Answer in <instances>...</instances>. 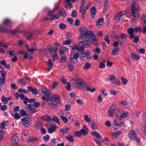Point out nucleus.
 Wrapping results in <instances>:
<instances>
[{"label": "nucleus", "instance_id": "61", "mask_svg": "<svg viewBox=\"0 0 146 146\" xmlns=\"http://www.w3.org/2000/svg\"><path fill=\"white\" fill-rule=\"evenodd\" d=\"M19 81L23 85H25L26 84V82L23 79H19Z\"/></svg>", "mask_w": 146, "mask_h": 146}, {"label": "nucleus", "instance_id": "34", "mask_svg": "<svg viewBox=\"0 0 146 146\" xmlns=\"http://www.w3.org/2000/svg\"><path fill=\"white\" fill-rule=\"evenodd\" d=\"M11 115L13 117L16 119H20L21 117L19 114L17 113H15L14 115L11 113Z\"/></svg>", "mask_w": 146, "mask_h": 146}, {"label": "nucleus", "instance_id": "32", "mask_svg": "<svg viewBox=\"0 0 146 146\" xmlns=\"http://www.w3.org/2000/svg\"><path fill=\"white\" fill-rule=\"evenodd\" d=\"M58 13H60L61 15L63 17H65L66 16V13L64 9L60 10Z\"/></svg>", "mask_w": 146, "mask_h": 146}, {"label": "nucleus", "instance_id": "54", "mask_svg": "<svg viewBox=\"0 0 146 146\" xmlns=\"http://www.w3.org/2000/svg\"><path fill=\"white\" fill-rule=\"evenodd\" d=\"M105 125L108 127H111V124L109 121L108 120H106L105 123Z\"/></svg>", "mask_w": 146, "mask_h": 146}, {"label": "nucleus", "instance_id": "44", "mask_svg": "<svg viewBox=\"0 0 146 146\" xmlns=\"http://www.w3.org/2000/svg\"><path fill=\"white\" fill-rule=\"evenodd\" d=\"M91 65L90 64L87 63L85 64L83 68L87 70L90 67Z\"/></svg>", "mask_w": 146, "mask_h": 146}, {"label": "nucleus", "instance_id": "6", "mask_svg": "<svg viewBox=\"0 0 146 146\" xmlns=\"http://www.w3.org/2000/svg\"><path fill=\"white\" fill-rule=\"evenodd\" d=\"M128 137L131 140H135L137 143H139L140 141L136 133L133 130H131L130 131Z\"/></svg>", "mask_w": 146, "mask_h": 146}, {"label": "nucleus", "instance_id": "48", "mask_svg": "<svg viewBox=\"0 0 146 146\" xmlns=\"http://www.w3.org/2000/svg\"><path fill=\"white\" fill-rule=\"evenodd\" d=\"M103 99L102 98V96L100 94L98 95V96L97 101L99 103H100L102 101Z\"/></svg>", "mask_w": 146, "mask_h": 146}, {"label": "nucleus", "instance_id": "41", "mask_svg": "<svg viewBox=\"0 0 146 146\" xmlns=\"http://www.w3.org/2000/svg\"><path fill=\"white\" fill-rule=\"evenodd\" d=\"M86 89L88 91L91 92L92 93L94 92L96 90L95 88H91L89 86H87Z\"/></svg>", "mask_w": 146, "mask_h": 146}, {"label": "nucleus", "instance_id": "52", "mask_svg": "<svg viewBox=\"0 0 146 146\" xmlns=\"http://www.w3.org/2000/svg\"><path fill=\"white\" fill-rule=\"evenodd\" d=\"M43 119L45 120H47L48 122H50L51 121V119L49 116H45L44 117Z\"/></svg>", "mask_w": 146, "mask_h": 146}, {"label": "nucleus", "instance_id": "16", "mask_svg": "<svg viewBox=\"0 0 146 146\" xmlns=\"http://www.w3.org/2000/svg\"><path fill=\"white\" fill-rule=\"evenodd\" d=\"M104 19H99L96 22V25L98 27H100L104 23Z\"/></svg>", "mask_w": 146, "mask_h": 146}, {"label": "nucleus", "instance_id": "49", "mask_svg": "<svg viewBox=\"0 0 146 146\" xmlns=\"http://www.w3.org/2000/svg\"><path fill=\"white\" fill-rule=\"evenodd\" d=\"M84 48L83 47V46H80V47H78L77 48V50L78 52H79L80 53H82L84 51Z\"/></svg>", "mask_w": 146, "mask_h": 146}, {"label": "nucleus", "instance_id": "7", "mask_svg": "<svg viewBox=\"0 0 146 146\" xmlns=\"http://www.w3.org/2000/svg\"><path fill=\"white\" fill-rule=\"evenodd\" d=\"M76 84L80 89H82L85 86L84 82L81 78H76L74 79Z\"/></svg>", "mask_w": 146, "mask_h": 146}, {"label": "nucleus", "instance_id": "22", "mask_svg": "<svg viewBox=\"0 0 146 146\" xmlns=\"http://www.w3.org/2000/svg\"><path fill=\"white\" fill-rule=\"evenodd\" d=\"M79 55L78 53H76L74 55H71L70 58L72 60L73 59H77L79 57Z\"/></svg>", "mask_w": 146, "mask_h": 146}, {"label": "nucleus", "instance_id": "23", "mask_svg": "<svg viewBox=\"0 0 146 146\" xmlns=\"http://www.w3.org/2000/svg\"><path fill=\"white\" fill-rule=\"evenodd\" d=\"M66 139L70 142L73 143L74 141V137L73 135L66 136Z\"/></svg>", "mask_w": 146, "mask_h": 146}, {"label": "nucleus", "instance_id": "51", "mask_svg": "<svg viewBox=\"0 0 146 146\" xmlns=\"http://www.w3.org/2000/svg\"><path fill=\"white\" fill-rule=\"evenodd\" d=\"M1 100L2 102H3L4 104H6L7 102V98L4 96H3L1 98Z\"/></svg>", "mask_w": 146, "mask_h": 146}, {"label": "nucleus", "instance_id": "43", "mask_svg": "<svg viewBox=\"0 0 146 146\" xmlns=\"http://www.w3.org/2000/svg\"><path fill=\"white\" fill-rule=\"evenodd\" d=\"M71 107V105L68 104H67L66 105L65 110L66 111L70 110Z\"/></svg>", "mask_w": 146, "mask_h": 146}, {"label": "nucleus", "instance_id": "14", "mask_svg": "<svg viewBox=\"0 0 146 146\" xmlns=\"http://www.w3.org/2000/svg\"><path fill=\"white\" fill-rule=\"evenodd\" d=\"M90 134L93 136L96 137L98 139H101L102 138L100 134L96 131L92 132H91Z\"/></svg>", "mask_w": 146, "mask_h": 146}, {"label": "nucleus", "instance_id": "37", "mask_svg": "<svg viewBox=\"0 0 146 146\" xmlns=\"http://www.w3.org/2000/svg\"><path fill=\"white\" fill-rule=\"evenodd\" d=\"M49 50L51 53L52 54L54 52L55 54L58 49L57 48L55 47L53 48H49Z\"/></svg>", "mask_w": 146, "mask_h": 146}, {"label": "nucleus", "instance_id": "3", "mask_svg": "<svg viewBox=\"0 0 146 146\" xmlns=\"http://www.w3.org/2000/svg\"><path fill=\"white\" fill-rule=\"evenodd\" d=\"M118 112L116 109V106L115 104L111 105L108 109L107 111V114L110 118L112 117L113 115L115 118L119 117Z\"/></svg>", "mask_w": 146, "mask_h": 146}, {"label": "nucleus", "instance_id": "63", "mask_svg": "<svg viewBox=\"0 0 146 146\" xmlns=\"http://www.w3.org/2000/svg\"><path fill=\"white\" fill-rule=\"evenodd\" d=\"M94 52H96L98 54H99L100 52V50L98 48H96V49H94Z\"/></svg>", "mask_w": 146, "mask_h": 146}, {"label": "nucleus", "instance_id": "45", "mask_svg": "<svg viewBox=\"0 0 146 146\" xmlns=\"http://www.w3.org/2000/svg\"><path fill=\"white\" fill-rule=\"evenodd\" d=\"M84 119L86 121L88 122L89 123L91 121V119L90 118H89L88 117V116L87 115H84Z\"/></svg>", "mask_w": 146, "mask_h": 146}, {"label": "nucleus", "instance_id": "36", "mask_svg": "<svg viewBox=\"0 0 146 146\" xmlns=\"http://www.w3.org/2000/svg\"><path fill=\"white\" fill-rule=\"evenodd\" d=\"M8 121H5L2 122L0 124V127L3 128L5 127V126L6 125L8 124Z\"/></svg>", "mask_w": 146, "mask_h": 146}, {"label": "nucleus", "instance_id": "46", "mask_svg": "<svg viewBox=\"0 0 146 146\" xmlns=\"http://www.w3.org/2000/svg\"><path fill=\"white\" fill-rule=\"evenodd\" d=\"M60 2L58 1L56 3L55 5L54 9L53 10V11H54L58 9V7L59 6Z\"/></svg>", "mask_w": 146, "mask_h": 146}, {"label": "nucleus", "instance_id": "17", "mask_svg": "<svg viewBox=\"0 0 146 146\" xmlns=\"http://www.w3.org/2000/svg\"><path fill=\"white\" fill-rule=\"evenodd\" d=\"M29 90L31 91L33 94H37L38 93V92L37 91L36 88H33L32 87H29Z\"/></svg>", "mask_w": 146, "mask_h": 146}, {"label": "nucleus", "instance_id": "38", "mask_svg": "<svg viewBox=\"0 0 146 146\" xmlns=\"http://www.w3.org/2000/svg\"><path fill=\"white\" fill-rule=\"evenodd\" d=\"M94 140L96 144L99 146H102V142L99 139H94Z\"/></svg>", "mask_w": 146, "mask_h": 146}, {"label": "nucleus", "instance_id": "40", "mask_svg": "<svg viewBox=\"0 0 146 146\" xmlns=\"http://www.w3.org/2000/svg\"><path fill=\"white\" fill-rule=\"evenodd\" d=\"M118 50V48L117 47L114 48L112 50L111 55H115Z\"/></svg>", "mask_w": 146, "mask_h": 146}, {"label": "nucleus", "instance_id": "55", "mask_svg": "<svg viewBox=\"0 0 146 146\" xmlns=\"http://www.w3.org/2000/svg\"><path fill=\"white\" fill-rule=\"evenodd\" d=\"M5 83V78H0V84L3 85Z\"/></svg>", "mask_w": 146, "mask_h": 146}, {"label": "nucleus", "instance_id": "50", "mask_svg": "<svg viewBox=\"0 0 146 146\" xmlns=\"http://www.w3.org/2000/svg\"><path fill=\"white\" fill-rule=\"evenodd\" d=\"M74 134L77 137H80L81 136V135L80 131H76L74 133Z\"/></svg>", "mask_w": 146, "mask_h": 146}, {"label": "nucleus", "instance_id": "5", "mask_svg": "<svg viewBox=\"0 0 146 146\" xmlns=\"http://www.w3.org/2000/svg\"><path fill=\"white\" fill-rule=\"evenodd\" d=\"M141 30V27H135L134 29L129 28L127 30L128 33L130 37L133 38L135 37V34L137 32L140 31Z\"/></svg>", "mask_w": 146, "mask_h": 146}, {"label": "nucleus", "instance_id": "1", "mask_svg": "<svg viewBox=\"0 0 146 146\" xmlns=\"http://www.w3.org/2000/svg\"><path fill=\"white\" fill-rule=\"evenodd\" d=\"M80 31L82 36L87 37H89L91 39V42L94 45H96L97 43L96 38L93 33L88 31L87 28L85 27H82L80 29Z\"/></svg>", "mask_w": 146, "mask_h": 146}, {"label": "nucleus", "instance_id": "19", "mask_svg": "<svg viewBox=\"0 0 146 146\" xmlns=\"http://www.w3.org/2000/svg\"><path fill=\"white\" fill-rule=\"evenodd\" d=\"M63 114L64 116L68 118L69 119L72 118L73 117L71 113L70 112H67Z\"/></svg>", "mask_w": 146, "mask_h": 146}, {"label": "nucleus", "instance_id": "30", "mask_svg": "<svg viewBox=\"0 0 146 146\" xmlns=\"http://www.w3.org/2000/svg\"><path fill=\"white\" fill-rule=\"evenodd\" d=\"M42 123L41 122H39L36 124L35 127L37 129H39L42 127Z\"/></svg>", "mask_w": 146, "mask_h": 146}, {"label": "nucleus", "instance_id": "15", "mask_svg": "<svg viewBox=\"0 0 146 146\" xmlns=\"http://www.w3.org/2000/svg\"><path fill=\"white\" fill-rule=\"evenodd\" d=\"M68 50L67 48L65 47H62L60 49V54H63L65 53H68Z\"/></svg>", "mask_w": 146, "mask_h": 146}, {"label": "nucleus", "instance_id": "53", "mask_svg": "<svg viewBox=\"0 0 146 146\" xmlns=\"http://www.w3.org/2000/svg\"><path fill=\"white\" fill-rule=\"evenodd\" d=\"M105 61L104 62H101L99 64V68L101 69H103L105 67Z\"/></svg>", "mask_w": 146, "mask_h": 146}, {"label": "nucleus", "instance_id": "12", "mask_svg": "<svg viewBox=\"0 0 146 146\" xmlns=\"http://www.w3.org/2000/svg\"><path fill=\"white\" fill-rule=\"evenodd\" d=\"M80 131L82 135H85L88 133V129L85 125H84L83 126V128L81 129Z\"/></svg>", "mask_w": 146, "mask_h": 146}, {"label": "nucleus", "instance_id": "47", "mask_svg": "<svg viewBox=\"0 0 146 146\" xmlns=\"http://www.w3.org/2000/svg\"><path fill=\"white\" fill-rule=\"evenodd\" d=\"M67 58L64 56H62L61 57V61L63 63H65L67 61Z\"/></svg>", "mask_w": 146, "mask_h": 146}, {"label": "nucleus", "instance_id": "31", "mask_svg": "<svg viewBox=\"0 0 146 146\" xmlns=\"http://www.w3.org/2000/svg\"><path fill=\"white\" fill-rule=\"evenodd\" d=\"M90 53L88 52H84L82 54V56L83 57H86L88 58H90Z\"/></svg>", "mask_w": 146, "mask_h": 146}, {"label": "nucleus", "instance_id": "10", "mask_svg": "<svg viewBox=\"0 0 146 146\" xmlns=\"http://www.w3.org/2000/svg\"><path fill=\"white\" fill-rule=\"evenodd\" d=\"M39 92L41 95L42 94H43L47 97H48L50 93V91L47 90L46 88L40 89L39 90Z\"/></svg>", "mask_w": 146, "mask_h": 146}, {"label": "nucleus", "instance_id": "28", "mask_svg": "<svg viewBox=\"0 0 146 146\" xmlns=\"http://www.w3.org/2000/svg\"><path fill=\"white\" fill-rule=\"evenodd\" d=\"M90 12L91 14L94 15H95L96 13V8L95 7H93L90 10Z\"/></svg>", "mask_w": 146, "mask_h": 146}, {"label": "nucleus", "instance_id": "60", "mask_svg": "<svg viewBox=\"0 0 146 146\" xmlns=\"http://www.w3.org/2000/svg\"><path fill=\"white\" fill-rule=\"evenodd\" d=\"M7 109V107L6 105H2L1 107V110L3 111H4Z\"/></svg>", "mask_w": 146, "mask_h": 146}, {"label": "nucleus", "instance_id": "58", "mask_svg": "<svg viewBox=\"0 0 146 146\" xmlns=\"http://www.w3.org/2000/svg\"><path fill=\"white\" fill-rule=\"evenodd\" d=\"M21 53L24 54V57L25 58H27L28 57V53L27 52H25L24 51L21 52Z\"/></svg>", "mask_w": 146, "mask_h": 146}, {"label": "nucleus", "instance_id": "59", "mask_svg": "<svg viewBox=\"0 0 146 146\" xmlns=\"http://www.w3.org/2000/svg\"><path fill=\"white\" fill-rule=\"evenodd\" d=\"M122 82L123 84L125 85L127 82V79L123 78V77L121 78Z\"/></svg>", "mask_w": 146, "mask_h": 146}, {"label": "nucleus", "instance_id": "18", "mask_svg": "<svg viewBox=\"0 0 146 146\" xmlns=\"http://www.w3.org/2000/svg\"><path fill=\"white\" fill-rule=\"evenodd\" d=\"M102 141L103 143L105 145H108L110 144V141L106 137L103 139Z\"/></svg>", "mask_w": 146, "mask_h": 146}, {"label": "nucleus", "instance_id": "39", "mask_svg": "<svg viewBox=\"0 0 146 146\" xmlns=\"http://www.w3.org/2000/svg\"><path fill=\"white\" fill-rule=\"evenodd\" d=\"M68 130V128H61L60 129V132L63 133H66Z\"/></svg>", "mask_w": 146, "mask_h": 146}, {"label": "nucleus", "instance_id": "42", "mask_svg": "<svg viewBox=\"0 0 146 146\" xmlns=\"http://www.w3.org/2000/svg\"><path fill=\"white\" fill-rule=\"evenodd\" d=\"M112 136L115 138H117L119 135V132H114L111 133Z\"/></svg>", "mask_w": 146, "mask_h": 146}, {"label": "nucleus", "instance_id": "25", "mask_svg": "<svg viewBox=\"0 0 146 146\" xmlns=\"http://www.w3.org/2000/svg\"><path fill=\"white\" fill-rule=\"evenodd\" d=\"M56 128L55 126L54 125L53 127L48 129V132L49 133H51L55 131Z\"/></svg>", "mask_w": 146, "mask_h": 146}, {"label": "nucleus", "instance_id": "21", "mask_svg": "<svg viewBox=\"0 0 146 146\" xmlns=\"http://www.w3.org/2000/svg\"><path fill=\"white\" fill-rule=\"evenodd\" d=\"M91 128L94 130L97 129H98V125L96 122L93 121L91 123Z\"/></svg>", "mask_w": 146, "mask_h": 146}, {"label": "nucleus", "instance_id": "35", "mask_svg": "<svg viewBox=\"0 0 146 146\" xmlns=\"http://www.w3.org/2000/svg\"><path fill=\"white\" fill-rule=\"evenodd\" d=\"M61 118L64 123H66L68 122V119L66 118V117L64 116L63 113L62 114V115L61 116Z\"/></svg>", "mask_w": 146, "mask_h": 146}, {"label": "nucleus", "instance_id": "24", "mask_svg": "<svg viewBox=\"0 0 146 146\" xmlns=\"http://www.w3.org/2000/svg\"><path fill=\"white\" fill-rule=\"evenodd\" d=\"M21 120L23 122V124L25 126H27L28 125L29 121L26 118L22 119H21Z\"/></svg>", "mask_w": 146, "mask_h": 146}, {"label": "nucleus", "instance_id": "9", "mask_svg": "<svg viewBox=\"0 0 146 146\" xmlns=\"http://www.w3.org/2000/svg\"><path fill=\"white\" fill-rule=\"evenodd\" d=\"M119 117L115 118L113 120L112 124V128L113 129L117 130L119 128Z\"/></svg>", "mask_w": 146, "mask_h": 146}, {"label": "nucleus", "instance_id": "56", "mask_svg": "<svg viewBox=\"0 0 146 146\" xmlns=\"http://www.w3.org/2000/svg\"><path fill=\"white\" fill-rule=\"evenodd\" d=\"M20 114L22 116H24L26 114V112L23 110H21L20 111Z\"/></svg>", "mask_w": 146, "mask_h": 146}, {"label": "nucleus", "instance_id": "20", "mask_svg": "<svg viewBox=\"0 0 146 146\" xmlns=\"http://www.w3.org/2000/svg\"><path fill=\"white\" fill-rule=\"evenodd\" d=\"M81 42L82 43L83 47L85 48L86 46L90 44V41L89 40H86L82 41Z\"/></svg>", "mask_w": 146, "mask_h": 146}, {"label": "nucleus", "instance_id": "57", "mask_svg": "<svg viewBox=\"0 0 146 146\" xmlns=\"http://www.w3.org/2000/svg\"><path fill=\"white\" fill-rule=\"evenodd\" d=\"M66 88L68 91H70L71 90V85L69 82L67 83Z\"/></svg>", "mask_w": 146, "mask_h": 146}, {"label": "nucleus", "instance_id": "26", "mask_svg": "<svg viewBox=\"0 0 146 146\" xmlns=\"http://www.w3.org/2000/svg\"><path fill=\"white\" fill-rule=\"evenodd\" d=\"M131 58L133 59L138 60L140 58V57L134 53H132L131 54Z\"/></svg>", "mask_w": 146, "mask_h": 146}, {"label": "nucleus", "instance_id": "27", "mask_svg": "<svg viewBox=\"0 0 146 146\" xmlns=\"http://www.w3.org/2000/svg\"><path fill=\"white\" fill-rule=\"evenodd\" d=\"M4 23L7 25H10L12 23V22L9 19H5L4 21Z\"/></svg>", "mask_w": 146, "mask_h": 146}, {"label": "nucleus", "instance_id": "29", "mask_svg": "<svg viewBox=\"0 0 146 146\" xmlns=\"http://www.w3.org/2000/svg\"><path fill=\"white\" fill-rule=\"evenodd\" d=\"M74 66L73 64L71 63L69 64L68 65V70L70 71H72L74 70Z\"/></svg>", "mask_w": 146, "mask_h": 146}, {"label": "nucleus", "instance_id": "33", "mask_svg": "<svg viewBox=\"0 0 146 146\" xmlns=\"http://www.w3.org/2000/svg\"><path fill=\"white\" fill-rule=\"evenodd\" d=\"M119 104L123 106H126L128 105V103L126 100H123L121 101Z\"/></svg>", "mask_w": 146, "mask_h": 146}, {"label": "nucleus", "instance_id": "2", "mask_svg": "<svg viewBox=\"0 0 146 146\" xmlns=\"http://www.w3.org/2000/svg\"><path fill=\"white\" fill-rule=\"evenodd\" d=\"M49 105L51 107L54 108L57 106V105L60 103V100L59 96L56 94L53 95L51 98L47 100Z\"/></svg>", "mask_w": 146, "mask_h": 146}, {"label": "nucleus", "instance_id": "64", "mask_svg": "<svg viewBox=\"0 0 146 146\" xmlns=\"http://www.w3.org/2000/svg\"><path fill=\"white\" fill-rule=\"evenodd\" d=\"M44 139L45 141H47L50 138L49 136L48 135H46L44 137Z\"/></svg>", "mask_w": 146, "mask_h": 146}, {"label": "nucleus", "instance_id": "13", "mask_svg": "<svg viewBox=\"0 0 146 146\" xmlns=\"http://www.w3.org/2000/svg\"><path fill=\"white\" fill-rule=\"evenodd\" d=\"M108 80L110 81L111 83L115 84L116 83V80L115 76L112 75H110L108 76Z\"/></svg>", "mask_w": 146, "mask_h": 146}, {"label": "nucleus", "instance_id": "11", "mask_svg": "<svg viewBox=\"0 0 146 146\" xmlns=\"http://www.w3.org/2000/svg\"><path fill=\"white\" fill-rule=\"evenodd\" d=\"M121 110V111H119V112H120V113L121 114L120 117V118H119V119H124L127 118L129 115L128 113L126 111H122V110Z\"/></svg>", "mask_w": 146, "mask_h": 146}, {"label": "nucleus", "instance_id": "62", "mask_svg": "<svg viewBox=\"0 0 146 146\" xmlns=\"http://www.w3.org/2000/svg\"><path fill=\"white\" fill-rule=\"evenodd\" d=\"M53 19L54 20H56L59 18V14H56L53 16Z\"/></svg>", "mask_w": 146, "mask_h": 146}, {"label": "nucleus", "instance_id": "8", "mask_svg": "<svg viewBox=\"0 0 146 146\" xmlns=\"http://www.w3.org/2000/svg\"><path fill=\"white\" fill-rule=\"evenodd\" d=\"M11 141L12 146H17L19 145L18 139L16 135H14L13 136Z\"/></svg>", "mask_w": 146, "mask_h": 146}, {"label": "nucleus", "instance_id": "4", "mask_svg": "<svg viewBox=\"0 0 146 146\" xmlns=\"http://www.w3.org/2000/svg\"><path fill=\"white\" fill-rule=\"evenodd\" d=\"M139 6L136 2H133L132 5L131 12L132 16L135 18H138L139 13Z\"/></svg>", "mask_w": 146, "mask_h": 146}]
</instances>
